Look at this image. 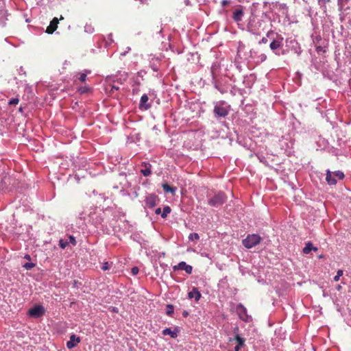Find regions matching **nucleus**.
I'll list each match as a JSON object with an SVG mask.
<instances>
[{"instance_id":"nucleus-1","label":"nucleus","mask_w":351,"mask_h":351,"mask_svg":"<svg viewBox=\"0 0 351 351\" xmlns=\"http://www.w3.org/2000/svg\"><path fill=\"white\" fill-rule=\"evenodd\" d=\"M227 200V196L222 191L217 192L213 197L208 200V204L213 207H219Z\"/></svg>"},{"instance_id":"nucleus-2","label":"nucleus","mask_w":351,"mask_h":351,"mask_svg":"<svg viewBox=\"0 0 351 351\" xmlns=\"http://www.w3.org/2000/svg\"><path fill=\"white\" fill-rule=\"evenodd\" d=\"M261 237L256 234H248L247 237L243 240V245L247 249H250L260 243Z\"/></svg>"},{"instance_id":"nucleus-3","label":"nucleus","mask_w":351,"mask_h":351,"mask_svg":"<svg viewBox=\"0 0 351 351\" xmlns=\"http://www.w3.org/2000/svg\"><path fill=\"white\" fill-rule=\"evenodd\" d=\"M45 313L44 308L42 306H36L30 308L28 311L29 316L33 317H39Z\"/></svg>"},{"instance_id":"nucleus-4","label":"nucleus","mask_w":351,"mask_h":351,"mask_svg":"<svg viewBox=\"0 0 351 351\" xmlns=\"http://www.w3.org/2000/svg\"><path fill=\"white\" fill-rule=\"evenodd\" d=\"M159 201L158 197L154 194H149L146 197L145 204L149 208H153Z\"/></svg>"},{"instance_id":"nucleus-5","label":"nucleus","mask_w":351,"mask_h":351,"mask_svg":"<svg viewBox=\"0 0 351 351\" xmlns=\"http://www.w3.org/2000/svg\"><path fill=\"white\" fill-rule=\"evenodd\" d=\"M173 269L174 271L184 270L187 274H191L192 273L193 267L191 265H187L185 262L182 261L177 265H174L173 267Z\"/></svg>"},{"instance_id":"nucleus-6","label":"nucleus","mask_w":351,"mask_h":351,"mask_svg":"<svg viewBox=\"0 0 351 351\" xmlns=\"http://www.w3.org/2000/svg\"><path fill=\"white\" fill-rule=\"evenodd\" d=\"M214 112L218 117H225L228 114V110L221 105H216L214 108Z\"/></svg>"},{"instance_id":"nucleus-7","label":"nucleus","mask_w":351,"mask_h":351,"mask_svg":"<svg viewBox=\"0 0 351 351\" xmlns=\"http://www.w3.org/2000/svg\"><path fill=\"white\" fill-rule=\"evenodd\" d=\"M237 311L239 314V317L242 320H243L245 322L248 321L249 317L247 314V309L242 304L238 305V306L237 308Z\"/></svg>"},{"instance_id":"nucleus-8","label":"nucleus","mask_w":351,"mask_h":351,"mask_svg":"<svg viewBox=\"0 0 351 351\" xmlns=\"http://www.w3.org/2000/svg\"><path fill=\"white\" fill-rule=\"evenodd\" d=\"M58 23V19L56 17L53 18L51 21L49 25L47 27L46 32L49 34H53L56 30Z\"/></svg>"},{"instance_id":"nucleus-9","label":"nucleus","mask_w":351,"mask_h":351,"mask_svg":"<svg viewBox=\"0 0 351 351\" xmlns=\"http://www.w3.org/2000/svg\"><path fill=\"white\" fill-rule=\"evenodd\" d=\"M80 342V338L79 337H76L75 335H72L70 337L69 341H68L66 343V346L69 349H71L75 347Z\"/></svg>"},{"instance_id":"nucleus-10","label":"nucleus","mask_w":351,"mask_h":351,"mask_svg":"<svg viewBox=\"0 0 351 351\" xmlns=\"http://www.w3.org/2000/svg\"><path fill=\"white\" fill-rule=\"evenodd\" d=\"M148 100V96L146 94L143 95L141 97L139 108L144 110L149 109L151 107V106L149 104L147 103Z\"/></svg>"},{"instance_id":"nucleus-11","label":"nucleus","mask_w":351,"mask_h":351,"mask_svg":"<svg viewBox=\"0 0 351 351\" xmlns=\"http://www.w3.org/2000/svg\"><path fill=\"white\" fill-rule=\"evenodd\" d=\"M188 296L191 299L195 298V301H198L201 298V293L197 288L193 287L192 291L189 293Z\"/></svg>"},{"instance_id":"nucleus-12","label":"nucleus","mask_w":351,"mask_h":351,"mask_svg":"<svg viewBox=\"0 0 351 351\" xmlns=\"http://www.w3.org/2000/svg\"><path fill=\"white\" fill-rule=\"evenodd\" d=\"M142 166L144 167V169H142L141 172L144 176H149L152 173L151 165L149 163L143 162Z\"/></svg>"},{"instance_id":"nucleus-13","label":"nucleus","mask_w":351,"mask_h":351,"mask_svg":"<svg viewBox=\"0 0 351 351\" xmlns=\"http://www.w3.org/2000/svg\"><path fill=\"white\" fill-rule=\"evenodd\" d=\"M243 16V11L242 9H237L233 12L232 18L236 22H239L242 20Z\"/></svg>"},{"instance_id":"nucleus-14","label":"nucleus","mask_w":351,"mask_h":351,"mask_svg":"<svg viewBox=\"0 0 351 351\" xmlns=\"http://www.w3.org/2000/svg\"><path fill=\"white\" fill-rule=\"evenodd\" d=\"M282 38L281 37L279 40H274L269 45L270 49L272 51H275L282 45Z\"/></svg>"},{"instance_id":"nucleus-15","label":"nucleus","mask_w":351,"mask_h":351,"mask_svg":"<svg viewBox=\"0 0 351 351\" xmlns=\"http://www.w3.org/2000/svg\"><path fill=\"white\" fill-rule=\"evenodd\" d=\"M326 180L330 185H335L337 183V180L335 176L333 177L332 173L329 170L327 171Z\"/></svg>"},{"instance_id":"nucleus-16","label":"nucleus","mask_w":351,"mask_h":351,"mask_svg":"<svg viewBox=\"0 0 351 351\" xmlns=\"http://www.w3.org/2000/svg\"><path fill=\"white\" fill-rule=\"evenodd\" d=\"M312 250L316 252L317 251V247H313L312 243L308 242L307 243H306V245L303 249V253L305 254H308Z\"/></svg>"},{"instance_id":"nucleus-17","label":"nucleus","mask_w":351,"mask_h":351,"mask_svg":"<svg viewBox=\"0 0 351 351\" xmlns=\"http://www.w3.org/2000/svg\"><path fill=\"white\" fill-rule=\"evenodd\" d=\"M163 335H169L172 338H176L178 337V330H171L170 328H167L162 330Z\"/></svg>"},{"instance_id":"nucleus-18","label":"nucleus","mask_w":351,"mask_h":351,"mask_svg":"<svg viewBox=\"0 0 351 351\" xmlns=\"http://www.w3.org/2000/svg\"><path fill=\"white\" fill-rule=\"evenodd\" d=\"M162 188H163V190L165 191V192H166V193H169V192L174 193L175 190H176L175 188L171 187L168 184H163Z\"/></svg>"},{"instance_id":"nucleus-19","label":"nucleus","mask_w":351,"mask_h":351,"mask_svg":"<svg viewBox=\"0 0 351 351\" xmlns=\"http://www.w3.org/2000/svg\"><path fill=\"white\" fill-rule=\"evenodd\" d=\"M171 208L169 206H165L164 208H163V211L161 213V217L163 219L166 218L167 215L171 213Z\"/></svg>"},{"instance_id":"nucleus-20","label":"nucleus","mask_w":351,"mask_h":351,"mask_svg":"<svg viewBox=\"0 0 351 351\" xmlns=\"http://www.w3.org/2000/svg\"><path fill=\"white\" fill-rule=\"evenodd\" d=\"M173 306L171 305V304H168L167 306V311H166V313L167 315H168L169 316H171L173 313Z\"/></svg>"},{"instance_id":"nucleus-21","label":"nucleus","mask_w":351,"mask_h":351,"mask_svg":"<svg viewBox=\"0 0 351 351\" xmlns=\"http://www.w3.org/2000/svg\"><path fill=\"white\" fill-rule=\"evenodd\" d=\"M343 274V271L341 269H339L337 272V275L334 277V280L337 282L339 280L340 277H341Z\"/></svg>"},{"instance_id":"nucleus-22","label":"nucleus","mask_w":351,"mask_h":351,"mask_svg":"<svg viewBox=\"0 0 351 351\" xmlns=\"http://www.w3.org/2000/svg\"><path fill=\"white\" fill-rule=\"evenodd\" d=\"M333 176H334L335 178H337L339 180H342V179L344 178V174H343V173H342L341 171H335V172L333 173Z\"/></svg>"},{"instance_id":"nucleus-23","label":"nucleus","mask_w":351,"mask_h":351,"mask_svg":"<svg viewBox=\"0 0 351 351\" xmlns=\"http://www.w3.org/2000/svg\"><path fill=\"white\" fill-rule=\"evenodd\" d=\"M199 236L197 233H191L189 236V239L193 241V240H199Z\"/></svg>"},{"instance_id":"nucleus-24","label":"nucleus","mask_w":351,"mask_h":351,"mask_svg":"<svg viewBox=\"0 0 351 351\" xmlns=\"http://www.w3.org/2000/svg\"><path fill=\"white\" fill-rule=\"evenodd\" d=\"M235 339L237 342L238 343V345L242 346L244 344L245 341L242 337H239V335H237Z\"/></svg>"},{"instance_id":"nucleus-25","label":"nucleus","mask_w":351,"mask_h":351,"mask_svg":"<svg viewBox=\"0 0 351 351\" xmlns=\"http://www.w3.org/2000/svg\"><path fill=\"white\" fill-rule=\"evenodd\" d=\"M34 267H35V264L32 263H26L23 265V267H25L27 270L32 269Z\"/></svg>"},{"instance_id":"nucleus-26","label":"nucleus","mask_w":351,"mask_h":351,"mask_svg":"<svg viewBox=\"0 0 351 351\" xmlns=\"http://www.w3.org/2000/svg\"><path fill=\"white\" fill-rule=\"evenodd\" d=\"M119 89V86H112L111 87V89L110 90V94L111 96L112 97H114L115 95H114V91H117Z\"/></svg>"},{"instance_id":"nucleus-27","label":"nucleus","mask_w":351,"mask_h":351,"mask_svg":"<svg viewBox=\"0 0 351 351\" xmlns=\"http://www.w3.org/2000/svg\"><path fill=\"white\" fill-rule=\"evenodd\" d=\"M110 265L108 262L104 263L101 266V269L104 271L108 270V269H110Z\"/></svg>"},{"instance_id":"nucleus-28","label":"nucleus","mask_w":351,"mask_h":351,"mask_svg":"<svg viewBox=\"0 0 351 351\" xmlns=\"http://www.w3.org/2000/svg\"><path fill=\"white\" fill-rule=\"evenodd\" d=\"M67 245H68V242L67 241H64L62 239L60 240L59 245H60V247L62 249H64L66 247Z\"/></svg>"},{"instance_id":"nucleus-29","label":"nucleus","mask_w":351,"mask_h":351,"mask_svg":"<svg viewBox=\"0 0 351 351\" xmlns=\"http://www.w3.org/2000/svg\"><path fill=\"white\" fill-rule=\"evenodd\" d=\"M19 102V99L18 98H12L9 101V105H16Z\"/></svg>"},{"instance_id":"nucleus-30","label":"nucleus","mask_w":351,"mask_h":351,"mask_svg":"<svg viewBox=\"0 0 351 351\" xmlns=\"http://www.w3.org/2000/svg\"><path fill=\"white\" fill-rule=\"evenodd\" d=\"M138 271H139V269L137 267H133L131 269V273L134 276L137 275Z\"/></svg>"},{"instance_id":"nucleus-31","label":"nucleus","mask_w":351,"mask_h":351,"mask_svg":"<svg viewBox=\"0 0 351 351\" xmlns=\"http://www.w3.org/2000/svg\"><path fill=\"white\" fill-rule=\"evenodd\" d=\"M86 80V73H82L79 77V80L82 82H84Z\"/></svg>"},{"instance_id":"nucleus-32","label":"nucleus","mask_w":351,"mask_h":351,"mask_svg":"<svg viewBox=\"0 0 351 351\" xmlns=\"http://www.w3.org/2000/svg\"><path fill=\"white\" fill-rule=\"evenodd\" d=\"M69 242L71 243L73 245H75L76 241H75V237H73V236H69Z\"/></svg>"},{"instance_id":"nucleus-33","label":"nucleus","mask_w":351,"mask_h":351,"mask_svg":"<svg viewBox=\"0 0 351 351\" xmlns=\"http://www.w3.org/2000/svg\"><path fill=\"white\" fill-rule=\"evenodd\" d=\"M229 3H230V1L228 0H223L221 1V5L223 7H225V6L228 5Z\"/></svg>"},{"instance_id":"nucleus-34","label":"nucleus","mask_w":351,"mask_h":351,"mask_svg":"<svg viewBox=\"0 0 351 351\" xmlns=\"http://www.w3.org/2000/svg\"><path fill=\"white\" fill-rule=\"evenodd\" d=\"M330 0H318V2L322 4H326V3H329Z\"/></svg>"},{"instance_id":"nucleus-35","label":"nucleus","mask_w":351,"mask_h":351,"mask_svg":"<svg viewBox=\"0 0 351 351\" xmlns=\"http://www.w3.org/2000/svg\"><path fill=\"white\" fill-rule=\"evenodd\" d=\"M267 43V38L265 37H263L260 41L259 43Z\"/></svg>"},{"instance_id":"nucleus-36","label":"nucleus","mask_w":351,"mask_h":351,"mask_svg":"<svg viewBox=\"0 0 351 351\" xmlns=\"http://www.w3.org/2000/svg\"><path fill=\"white\" fill-rule=\"evenodd\" d=\"M155 213L157 214V215H159V214H161V208H158L156 209L155 210Z\"/></svg>"},{"instance_id":"nucleus-37","label":"nucleus","mask_w":351,"mask_h":351,"mask_svg":"<svg viewBox=\"0 0 351 351\" xmlns=\"http://www.w3.org/2000/svg\"><path fill=\"white\" fill-rule=\"evenodd\" d=\"M260 57H261V61H264L266 60V56L265 54H261V56Z\"/></svg>"},{"instance_id":"nucleus-38","label":"nucleus","mask_w":351,"mask_h":351,"mask_svg":"<svg viewBox=\"0 0 351 351\" xmlns=\"http://www.w3.org/2000/svg\"><path fill=\"white\" fill-rule=\"evenodd\" d=\"M80 92L83 93H85L86 92V88H80L79 89Z\"/></svg>"},{"instance_id":"nucleus-39","label":"nucleus","mask_w":351,"mask_h":351,"mask_svg":"<svg viewBox=\"0 0 351 351\" xmlns=\"http://www.w3.org/2000/svg\"><path fill=\"white\" fill-rule=\"evenodd\" d=\"M240 348H241V346L237 345V346H235L234 350L235 351H239L240 350Z\"/></svg>"},{"instance_id":"nucleus-40","label":"nucleus","mask_w":351,"mask_h":351,"mask_svg":"<svg viewBox=\"0 0 351 351\" xmlns=\"http://www.w3.org/2000/svg\"><path fill=\"white\" fill-rule=\"evenodd\" d=\"M25 258L26 259L29 260V259H30V256H29V255H25Z\"/></svg>"},{"instance_id":"nucleus-41","label":"nucleus","mask_w":351,"mask_h":351,"mask_svg":"<svg viewBox=\"0 0 351 351\" xmlns=\"http://www.w3.org/2000/svg\"><path fill=\"white\" fill-rule=\"evenodd\" d=\"M337 289L339 290V291L341 290V285H338L337 287Z\"/></svg>"},{"instance_id":"nucleus-42","label":"nucleus","mask_w":351,"mask_h":351,"mask_svg":"<svg viewBox=\"0 0 351 351\" xmlns=\"http://www.w3.org/2000/svg\"><path fill=\"white\" fill-rule=\"evenodd\" d=\"M187 315H188V313H187V312H184V317H186V316H187Z\"/></svg>"},{"instance_id":"nucleus-43","label":"nucleus","mask_w":351,"mask_h":351,"mask_svg":"<svg viewBox=\"0 0 351 351\" xmlns=\"http://www.w3.org/2000/svg\"><path fill=\"white\" fill-rule=\"evenodd\" d=\"M323 257H324V256H323V255H320V256H319V258H322Z\"/></svg>"}]
</instances>
